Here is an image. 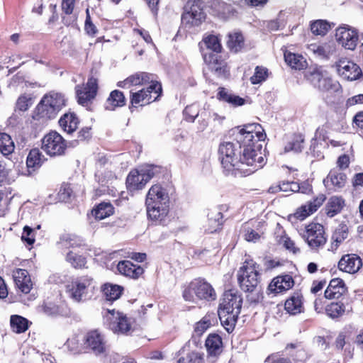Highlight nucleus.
Listing matches in <instances>:
<instances>
[{"mask_svg":"<svg viewBox=\"0 0 363 363\" xmlns=\"http://www.w3.org/2000/svg\"><path fill=\"white\" fill-rule=\"evenodd\" d=\"M266 138V134L259 124H250L240 129L236 135L239 148V158L236 153L235 145L224 142L219 146L218 152L221 164L228 174L250 175L262 168L265 160L262 152L260 143Z\"/></svg>","mask_w":363,"mask_h":363,"instance_id":"obj_1","label":"nucleus"},{"mask_svg":"<svg viewBox=\"0 0 363 363\" xmlns=\"http://www.w3.org/2000/svg\"><path fill=\"white\" fill-rule=\"evenodd\" d=\"M96 281L88 275L77 277L66 285V292L74 302L90 300L95 294Z\"/></svg>","mask_w":363,"mask_h":363,"instance_id":"obj_2","label":"nucleus"},{"mask_svg":"<svg viewBox=\"0 0 363 363\" xmlns=\"http://www.w3.org/2000/svg\"><path fill=\"white\" fill-rule=\"evenodd\" d=\"M306 77L311 84L322 92L333 94L338 92L341 86L340 83L331 78L328 72L321 66L310 67Z\"/></svg>","mask_w":363,"mask_h":363,"instance_id":"obj_3","label":"nucleus"},{"mask_svg":"<svg viewBox=\"0 0 363 363\" xmlns=\"http://www.w3.org/2000/svg\"><path fill=\"white\" fill-rule=\"evenodd\" d=\"M183 298L192 303L197 300L213 301L216 298V294L209 283L203 279H195L184 289Z\"/></svg>","mask_w":363,"mask_h":363,"instance_id":"obj_4","label":"nucleus"},{"mask_svg":"<svg viewBox=\"0 0 363 363\" xmlns=\"http://www.w3.org/2000/svg\"><path fill=\"white\" fill-rule=\"evenodd\" d=\"M65 105L64 96L59 93L51 92L45 95L36 108V113L41 118L52 119Z\"/></svg>","mask_w":363,"mask_h":363,"instance_id":"obj_5","label":"nucleus"},{"mask_svg":"<svg viewBox=\"0 0 363 363\" xmlns=\"http://www.w3.org/2000/svg\"><path fill=\"white\" fill-rule=\"evenodd\" d=\"M160 172V167L147 165L140 169L130 171L126 179L127 189L130 191L142 189L153 177Z\"/></svg>","mask_w":363,"mask_h":363,"instance_id":"obj_6","label":"nucleus"},{"mask_svg":"<svg viewBox=\"0 0 363 363\" xmlns=\"http://www.w3.org/2000/svg\"><path fill=\"white\" fill-rule=\"evenodd\" d=\"M238 281L242 290L253 291L259 283L258 266L252 260L245 261L238 272Z\"/></svg>","mask_w":363,"mask_h":363,"instance_id":"obj_7","label":"nucleus"},{"mask_svg":"<svg viewBox=\"0 0 363 363\" xmlns=\"http://www.w3.org/2000/svg\"><path fill=\"white\" fill-rule=\"evenodd\" d=\"M67 148V141L56 131H50L42 139V150L51 157L65 155Z\"/></svg>","mask_w":363,"mask_h":363,"instance_id":"obj_8","label":"nucleus"},{"mask_svg":"<svg viewBox=\"0 0 363 363\" xmlns=\"http://www.w3.org/2000/svg\"><path fill=\"white\" fill-rule=\"evenodd\" d=\"M162 92V85L159 82L150 84L146 88L138 91H130V103L133 106H143L155 101Z\"/></svg>","mask_w":363,"mask_h":363,"instance_id":"obj_9","label":"nucleus"},{"mask_svg":"<svg viewBox=\"0 0 363 363\" xmlns=\"http://www.w3.org/2000/svg\"><path fill=\"white\" fill-rule=\"evenodd\" d=\"M303 238L312 250L323 247L327 241L324 227L318 223H311L306 226Z\"/></svg>","mask_w":363,"mask_h":363,"instance_id":"obj_10","label":"nucleus"},{"mask_svg":"<svg viewBox=\"0 0 363 363\" xmlns=\"http://www.w3.org/2000/svg\"><path fill=\"white\" fill-rule=\"evenodd\" d=\"M147 215L155 225L166 226L171 220L169 203H145Z\"/></svg>","mask_w":363,"mask_h":363,"instance_id":"obj_11","label":"nucleus"},{"mask_svg":"<svg viewBox=\"0 0 363 363\" xmlns=\"http://www.w3.org/2000/svg\"><path fill=\"white\" fill-rule=\"evenodd\" d=\"M337 42L345 49L354 50L359 43V35L357 29L343 25L336 29Z\"/></svg>","mask_w":363,"mask_h":363,"instance_id":"obj_12","label":"nucleus"},{"mask_svg":"<svg viewBox=\"0 0 363 363\" xmlns=\"http://www.w3.org/2000/svg\"><path fill=\"white\" fill-rule=\"evenodd\" d=\"M110 330L114 333L128 334L132 329V323L125 315L115 310L108 311L105 316Z\"/></svg>","mask_w":363,"mask_h":363,"instance_id":"obj_13","label":"nucleus"},{"mask_svg":"<svg viewBox=\"0 0 363 363\" xmlns=\"http://www.w3.org/2000/svg\"><path fill=\"white\" fill-rule=\"evenodd\" d=\"M185 9V12L182 16V21L184 24L189 26H198L205 19V13L199 0H189Z\"/></svg>","mask_w":363,"mask_h":363,"instance_id":"obj_14","label":"nucleus"},{"mask_svg":"<svg viewBox=\"0 0 363 363\" xmlns=\"http://www.w3.org/2000/svg\"><path fill=\"white\" fill-rule=\"evenodd\" d=\"M98 90L97 79L90 77L86 84L75 86L77 101L82 106H87L96 96Z\"/></svg>","mask_w":363,"mask_h":363,"instance_id":"obj_15","label":"nucleus"},{"mask_svg":"<svg viewBox=\"0 0 363 363\" xmlns=\"http://www.w3.org/2000/svg\"><path fill=\"white\" fill-rule=\"evenodd\" d=\"M242 298L239 294L233 292V291H227L223 294L218 311L239 315L242 307Z\"/></svg>","mask_w":363,"mask_h":363,"instance_id":"obj_16","label":"nucleus"},{"mask_svg":"<svg viewBox=\"0 0 363 363\" xmlns=\"http://www.w3.org/2000/svg\"><path fill=\"white\" fill-rule=\"evenodd\" d=\"M157 82L154 79V75L147 72H137L127 77L123 81L117 83V86L123 89H129L132 86H143L147 84Z\"/></svg>","mask_w":363,"mask_h":363,"instance_id":"obj_17","label":"nucleus"},{"mask_svg":"<svg viewBox=\"0 0 363 363\" xmlns=\"http://www.w3.org/2000/svg\"><path fill=\"white\" fill-rule=\"evenodd\" d=\"M346 182V174L339 169H331L327 177L323 180L325 186L332 191L340 190L345 186Z\"/></svg>","mask_w":363,"mask_h":363,"instance_id":"obj_18","label":"nucleus"},{"mask_svg":"<svg viewBox=\"0 0 363 363\" xmlns=\"http://www.w3.org/2000/svg\"><path fill=\"white\" fill-rule=\"evenodd\" d=\"M336 66L338 74L347 80H355L362 74L360 67L350 60H340Z\"/></svg>","mask_w":363,"mask_h":363,"instance_id":"obj_19","label":"nucleus"},{"mask_svg":"<svg viewBox=\"0 0 363 363\" xmlns=\"http://www.w3.org/2000/svg\"><path fill=\"white\" fill-rule=\"evenodd\" d=\"M362 265V259L354 254H348L342 256L338 262L340 270L350 274H354L358 272Z\"/></svg>","mask_w":363,"mask_h":363,"instance_id":"obj_20","label":"nucleus"},{"mask_svg":"<svg viewBox=\"0 0 363 363\" xmlns=\"http://www.w3.org/2000/svg\"><path fill=\"white\" fill-rule=\"evenodd\" d=\"M325 200V196L323 194L318 195L313 201H311L308 203L298 208L295 212L294 216L299 220L305 219L306 217L316 211Z\"/></svg>","mask_w":363,"mask_h":363,"instance_id":"obj_21","label":"nucleus"},{"mask_svg":"<svg viewBox=\"0 0 363 363\" xmlns=\"http://www.w3.org/2000/svg\"><path fill=\"white\" fill-rule=\"evenodd\" d=\"M170 203L167 190L159 184H155L149 189L145 199V203Z\"/></svg>","mask_w":363,"mask_h":363,"instance_id":"obj_22","label":"nucleus"},{"mask_svg":"<svg viewBox=\"0 0 363 363\" xmlns=\"http://www.w3.org/2000/svg\"><path fill=\"white\" fill-rule=\"evenodd\" d=\"M294 284V279L290 275L277 276L274 278L268 286L271 293L279 294L290 289Z\"/></svg>","mask_w":363,"mask_h":363,"instance_id":"obj_23","label":"nucleus"},{"mask_svg":"<svg viewBox=\"0 0 363 363\" xmlns=\"http://www.w3.org/2000/svg\"><path fill=\"white\" fill-rule=\"evenodd\" d=\"M13 278L16 286L21 292L28 294L30 291L33 284L26 269H16L13 272Z\"/></svg>","mask_w":363,"mask_h":363,"instance_id":"obj_24","label":"nucleus"},{"mask_svg":"<svg viewBox=\"0 0 363 363\" xmlns=\"http://www.w3.org/2000/svg\"><path fill=\"white\" fill-rule=\"evenodd\" d=\"M347 291V287L342 279H333L325 291V297L328 299H337Z\"/></svg>","mask_w":363,"mask_h":363,"instance_id":"obj_25","label":"nucleus"},{"mask_svg":"<svg viewBox=\"0 0 363 363\" xmlns=\"http://www.w3.org/2000/svg\"><path fill=\"white\" fill-rule=\"evenodd\" d=\"M85 343L96 354H101L105 351L104 337L98 330H92L88 333Z\"/></svg>","mask_w":363,"mask_h":363,"instance_id":"obj_26","label":"nucleus"},{"mask_svg":"<svg viewBox=\"0 0 363 363\" xmlns=\"http://www.w3.org/2000/svg\"><path fill=\"white\" fill-rule=\"evenodd\" d=\"M117 269L120 274L133 279H138L144 272L142 267L135 265L128 260L119 262Z\"/></svg>","mask_w":363,"mask_h":363,"instance_id":"obj_27","label":"nucleus"},{"mask_svg":"<svg viewBox=\"0 0 363 363\" xmlns=\"http://www.w3.org/2000/svg\"><path fill=\"white\" fill-rule=\"evenodd\" d=\"M203 60L209 68L218 76L225 72V62L221 60L217 54L206 52L203 54Z\"/></svg>","mask_w":363,"mask_h":363,"instance_id":"obj_28","label":"nucleus"},{"mask_svg":"<svg viewBox=\"0 0 363 363\" xmlns=\"http://www.w3.org/2000/svg\"><path fill=\"white\" fill-rule=\"evenodd\" d=\"M208 355L217 357L223 352V342L221 337L215 333L209 334L205 342Z\"/></svg>","mask_w":363,"mask_h":363,"instance_id":"obj_29","label":"nucleus"},{"mask_svg":"<svg viewBox=\"0 0 363 363\" xmlns=\"http://www.w3.org/2000/svg\"><path fill=\"white\" fill-rule=\"evenodd\" d=\"M44 156L38 149H32L27 157L26 166L27 173L25 174H30L33 172L40 168L43 162Z\"/></svg>","mask_w":363,"mask_h":363,"instance_id":"obj_30","label":"nucleus"},{"mask_svg":"<svg viewBox=\"0 0 363 363\" xmlns=\"http://www.w3.org/2000/svg\"><path fill=\"white\" fill-rule=\"evenodd\" d=\"M284 308L291 315H296L303 312L302 296L298 293L294 294L285 301Z\"/></svg>","mask_w":363,"mask_h":363,"instance_id":"obj_31","label":"nucleus"},{"mask_svg":"<svg viewBox=\"0 0 363 363\" xmlns=\"http://www.w3.org/2000/svg\"><path fill=\"white\" fill-rule=\"evenodd\" d=\"M223 214L218 210H211L208 214V220L205 230L213 233L220 229L223 224Z\"/></svg>","mask_w":363,"mask_h":363,"instance_id":"obj_32","label":"nucleus"},{"mask_svg":"<svg viewBox=\"0 0 363 363\" xmlns=\"http://www.w3.org/2000/svg\"><path fill=\"white\" fill-rule=\"evenodd\" d=\"M79 119L74 113H65L59 120L60 126L68 134L74 132L79 125Z\"/></svg>","mask_w":363,"mask_h":363,"instance_id":"obj_33","label":"nucleus"},{"mask_svg":"<svg viewBox=\"0 0 363 363\" xmlns=\"http://www.w3.org/2000/svg\"><path fill=\"white\" fill-rule=\"evenodd\" d=\"M212 7L216 13L223 19H227L235 13V9L233 6L223 0H213Z\"/></svg>","mask_w":363,"mask_h":363,"instance_id":"obj_34","label":"nucleus"},{"mask_svg":"<svg viewBox=\"0 0 363 363\" xmlns=\"http://www.w3.org/2000/svg\"><path fill=\"white\" fill-rule=\"evenodd\" d=\"M218 99L225 102L228 103L233 106H242L245 104V100L239 96L235 95L230 92H228L224 88H220L218 93Z\"/></svg>","mask_w":363,"mask_h":363,"instance_id":"obj_35","label":"nucleus"},{"mask_svg":"<svg viewBox=\"0 0 363 363\" xmlns=\"http://www.w3.org/2000/svg\"><path fill=\"white\" fill-rule=\"evenodd\" d=\"M285 62L293 69H303L306 67V61L302 55L286 52L284 53Z\"/></svg>","mask_w":363,"mask_h":363,"instance_id":"obj_36","label":"nucleus"},{"mask_svg":"<svg viewBox=\"0 0 363 363\" xmlns=\"http://www.w3.org/2000/svg\"><path fill=\"white\" fill-rule=\"evenodd\" d=\"M345 205L344 200L340 196H332L325 207L326 214L332 218L339 213Z\"/></svg>","mask_w":363,"mask_h":363,"instance_id":"obj_37","label":"nucleus"},{"mask_svg":"<svg viewBox=\"0 0 363 363\" xmlns=\"http://www.w3.org/2000/svg\"><path fill=\"white\" fill-rule=\"evenodd\" d=\"M125 104V98L123 93L119 90H113L111 92L107 99V106L108 109H114L116 107H121Z\"/></svg>","mask_w":363,"mask_h":363,"instance_id":"obj_38","label":"nucleus"},{"mask_svg":"<svg viewBox=\"0 0 363 363\" xmlns=\"http://www.w3.org/2000/svg\"><path fill=\"white\" fill-rule=\"evenodd\" d=\"M218 316L222 325L228 332H232L235 326L239 315L218 311Z\"/></svg>","mask_w":363,"mask_h":363,"instance_id":"obj_39","label":"nucleus"},{"mask_svg":"<svg viewBox=\"0 0 363 363\" xmlns=\"http://www.w3.org/2000/svg\"><path fill=\"white\" fill-rule=\"evenodd\" d=\"M308 52H312L316 57L320 59H327L332 53L333 50L330 45L328 44H311L308 47Z\"/></svg>","mask_w":363,"mask_h":363,"instance_id":"obj_40","label":"nucleus"},{"mask_svg":"<svg viewBox=\"0 0 363 363\" xmlns=\"http://www.w3.org/2000/svg\"><path fill=\"white\" fill-rule=\"evenodd\" d=\"M10 323L13 331L16 333H24L28 328V320L21 315H11Z\"/></svg>","mask_w":363,"mask_h":363,"instance_id":"obj_41","label":"nucleus"},{"mask_svg":"<svg viewBox=\"0 0 363 363\" xmlns=\"http://www.w3.org/2000/svg\"><path fill=\"white\" fill-rule=\"evenodd\" d=\"M123 289L121 286L106 284L102 287V291L108 301H114L118 299L123 291Z\"/></svg>","mask_w":363,"mask_h":363,"instance_id":"obj_42","label":"nucleus"},{"mask_svg":"<svg viewBox=\"0 0 363 363\" xmlns=\"http://www.w3.org/2000/svg\"><path fill=\"white\" fill-rule=\"evenodd\" d=\"M15 149V145L11 136L5 133H0V152L6 156L11 155Z\"/></svg>","mask_w":363,"mask_h":363,"instance_id":"obj_43","label":"nucleus"},{"mask_svg":"<svg viewBox=\"0 0 363 363\" xmlns=\"http://www.w3.org/2000/svg\"><path fill=\"white\" fill-rule=\"evenodd\" d=\"M96 219H104L113 213V207L110 203L103 202L99 204L92 211Z\"/></svg>","mask_w":363,"mask_h":363,"instance_id":"obj_44","label":"nucleus"},{"mask_svg":"<svg viewBox=\"0 0 363 363\" xmlns=\"http://www.w3.org/2000/svg\"><path fill=\"white\" fill-rule=\"evenodd\" d=\"M228 40V46L231 51L237 52L240 51L244 46V38L240 33H234L229 34Z\"/></svg>","mask_w":363,"mask_h":363,"instance_id":"obj_45","label":"nucleus"},{"mask_svg":"<svg viewBox=\"0 0 363 363\" xmlns=\"http://www.w3.org/2000/svg\"><path fill=\"white\" fill-rule=\"evenodd\" d=\"M66 260L74 268L81 269L85 267L86 263V258L79 255L72 250H70L66 255Z\"/></svg>","mask_w":363,"mask_h":363,"instance_id":"obj_46","label":"nucleus"},{"mask_svg":"<svg viewBox=\"0 0 363 363\" xmlns=\"http://www.w3.org/2000/svg\"><path fill=\"white\" fill-rule=\"evenodd\" d=\"M269 77V70L263 66H257L255 69L254 74L250 77V80L252 84H259L264 81Z\"/></svg>","mask_w":363,"mask_h":363,"instance_id":"obj_47","label":"nucleus"},{"mask_svg":"<svg viewBox=\"0 0 363 363\" xmlns=\"http://www.w3.org/2000/svg\"><path fill=\"white\" fill-rule=\"evenodd\" d=\"M304 138L301 135H295L291 140L286 145L285 152L294 151L301 152L303 147Z\"/></svg>","mask_w":363,"mask_h":363,"instance_id":"obj_48","label":"nucleus"},{"mask_svg":"<svg viewBox=\"0 0 363 363\" xmlns=\"http://www.w3.org/2000/svg\"><path fill=\"white\" fill-rule=\"evenodd\" d=\"M330 28V25L324 20H318L311 25V32L315 35H325Z\"/></svg>","mask_w":363,"mask_h":363,"instance_id":"obj_49","label":"nucleus"},{"mask_svg":"<svg viewBox=\"0 0 363 363\" xmlns=\"http://www.w3.org/2000/svg\"><path fill=\"white\" fill-rule=\"evenodd\" d=\"M61 244L63 247L67 248H76L82 246L84 245V240L78 236L68 235L62 239Z\"/></svg>","mask_w":363,"mask_h":363,"instance_id":"obj_50","label":"nucleus"},{"mask_svg":"<svg viewBox=\"0 0 363 363\" xmlns=\"http://www.w3.org/2000/svg\"><path fill=\"white\" fill-rule=\"evenodd\" d=\"M348 236V228L346 225H340L334 232L332 240H333V245L335 243V247L343 242Z\"/></svg>","mask_w":363,"mask_h":363,"instance_id":"obj_51","label":"nucleus"},{"mask_svg":"<svg viewBox=\"0 0 363 363\" xmlns=\"http://www.w3.org/2000/svg\"><path fill=\"white\" fill-rule=\"evenodd\" d=\"M326 313L330 317L335 318L343 315L345 313V306L342 303L333 302L326 307Z\"/></svg>","mask_w":363,"mask_h":363,"instance_id":"obj_52","label":"nucleus"},{"mask_svg":"<svg viewBox=\"0 0 363 363\" xmlns=\"http://www.w3.org/2000/svg\"><path fill=\"white\" fill-rule=\"evenodd\" d=\"M203 42L209 51L217 54L221 51L222 47L220 40L216 35H208L204 38Z\"/></svg>","mask_w":363,"mask_h":363,"instance_id":"obj_53","label":"nucleus"},{"mask_svg":"<svg viewBox=\"0 0 363 363\" xmlns=\"http://www.w3.org/2000/svg\"><path fill=\"white\" fill-rule=\"evenodd\" d=\"M18 174H14L11 169H7L0 159V183L4 181L9 182L15 181Z\"/></svg>","mask_w":363,"mask_h":363,"instance_id":"obj_54","label":"nucleus"},{"mask_svg":"<svg viewBox=\"0 0 363 363\" xmlns=\"http://www.w3.org/2000/svg\"><path fill=\"white\" fill-rule=\"evenodd\" d=\"M32 104V99L28 94H22L21 95L16 101V108L21 111H25L28 109V108Z\"/></svg>","mask_w":363,"mask_h":363,"instance_id":"obj_55","label":"nucleus"},{"mask_svg":"<svg viewBox=\"0 0 363 363\" xmlns=\"http://www.w3.org/2000/svg\"><path fill=\"white\" fill-rule=\"evenodd\" d=\"M185 120L189 122H194L196 117L199 116V107L196 104L187 106L184 110Z\"/></svg>","mask_w":363,"mask_h":363,"instance_id":"obj_56","label":"nucleus"},{"mask_svg":"<svg viewBox=\"0 0 363 363\" xmlns=\"http://www.w3.org/2000/svg\"><path fill=\"white\" fill-rule=\"evenodd\" d=\"M211 325L208 317H203L200 321L196 323L194 331L198 335H202Z\"/></svg>","mask_w":363,"mask_h":363,"instance_id":"obj_57","label":"nucleus"},{"mask_svg":"<svg viewBox=\"0 0 363 363\" xmlns=\"http://www.w3.org/2000/svg\"><path fill=\"white\" fill-rule=\"evenodd\" d=\"M21 239L23 242H26L29 245H33L35 242L33 230L29 226H25L23 228Z\"/></svg>","mask_w":363,"mask_h":363,"instance_id":"obj_58","label":"nucleus"},{"mask_svg":"<svg viewBox=\"0 0 363 363\" xmlns=\"http://www.w3.org/2000/svg\"><path fill=\"white\" fill-rule=\"evenodd\" d=\"M298 189V183L294 182H283L281 183V190L282 192L286 193V195L291 192H297Z\"/></svg>","mask_w":363,"mask_h":363,"instance_id":"obj_59","label":"nucleus"},{"mask_svg":"<svg viewBox=\"0 0 363 363\" xmlns=\"http://www.w3.org/2000/svg\"><path fill=\"white\" fill-rule=\"evenodd\" d=\"M75 0H62V9L65 14L69 15L73 13Z\"/></svg>","mask_w":363,"mask_h":363,"instance_id":"obj_60","label":"nucleus"},{"mask_svg":"<svg viewBox=\"0 0 363 363\" xmlns=\"http://www.w3.org/2000/svg\"><path fill=\"white\" fill-rule=\"evenodd\" d=\"M65 345L70 351L76 352L79 350V340L76 336H73L67 340Z\"/></svg>","mask_w":363,"mask_h":363,"instance_id":"obj_61","label":"nucleus"},{"mask_svg":"<svg viewBox=\"0 0 363 363\" xmlns=\"http://www.w3.org/2000/svg\"><path fill=\"white\" fill-rule=\"evenodd\" d=\"M44 312L48 315H57L60 313L59 307L52 303L46 304L44 306Z\"/></svg>","mask_w":363,"mask_h":363,"instance_id":"obj_62","label":"nucleus"},{"mask_svg":"<svg viewBox=\"0 0 363 363\" xmlns=\"http://www.w3.org/2000/svg\"><path fill=\"white\" fill-rule=\"evenodd\" d=\"M91 137V128L84 127L82 128L78 133V140L84 141L89 139Z\"/></svg>","mask_w":363,"mask_h":363,"instance_id":"obj_63","label":"nucleus"},{"mask_svg":"<svg viewBox=\"0 0 363 363\" xmlns=\"http://www.w3.org/2000/svg\"><path fill=\"white\" fill-rule=\"evenodd\" d=\"M259 238L260 235L259 233L252 229H248L245 234V238L248 242H256L259 239Z\"/></svg>","mask_w":363,"mask_h":363,"instance_id":"obj_64","label":"nucleus"}]
</instances>
